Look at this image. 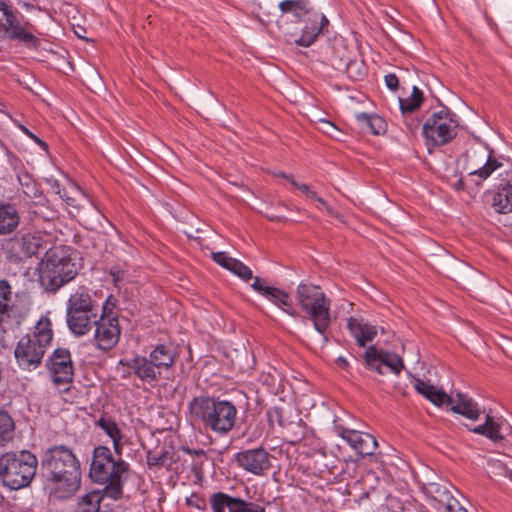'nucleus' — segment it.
<instances>
[{
  "label": "nucleus",
  "mask_w": 512,
  "mask_h": 512,
  "mask_svg": "<svg viewBox=\"0 0 512 512\" xmlns=\"http://www.w3.org/2000/svg\"><path fill=\"white\" fill-rule=\"evenodd\" d=\"M41 469L50 486L49 496L68 500L81 486V463L73 449L67 445H52L41 457Z\"/></svg>",
  "instance_id": "obj_1"
},
{
  "label": "nucleus",
  "mask_w": 512,
  "mask_h": 512,
  "mask_svg": "<svg viewBox=\"0 0 512 512\" xmlns=\"http://www.w3.org/2000/svg\"><path fill=\"white\" fill-rule=\"evenodd\" d=\"M188 411L192 421L220 436L232 431L238 419V409L232 401L207 394L194 397Z\"/></svg>",
  "instance_id": "obj_2"
},
{
  "label": "nucleus",
  "mask_w": 512,
  "mask_h": 512,
  "mask_svg": "<svg viewBox=\"0 0 512 512\" xmlns=\"http://www.w3.org/2000/svg\"><path fill=\"white\" fill-rule=\"evenodd\" d=\"M129 464L121 457L115 459L107 446L94 448L89 476L94 483L105 485L101 492L107 497L118 500L123 495V485L128 478Z\"/></svg>",
  "instance_id": "obj_3"
},
{
  "label": "nucleus",
  "mask_w": 512,
  "mask_h": 512,
  "mask_svg": "<svg viewBox=\"0 0 512 512\" xmlns=\"http://www.w3.org/2000/svg\"><path fill=\"white\" fill-rule=\"evenodd\" d=\"M77 275L71 248L60 245L47 250L40 262L39 281L50 293L57 292Z\"/></svg>",
  "instance_id": "obj_4"
},
{
  "label": "nucleus",
  "mask_w": 512,
  "mask_h": 512,
  "mask_svg": "<svg viewBox=\"0 0 512 512\" xmlns=\"http://www.w3.org/2000/svg\"><path fill=\"white\" fill-rule=\"evenodd\" d=\"M278 8L283 15L292 14L297 23L303 24L299 38L290 35L297 46L309 47L320 34L328 32L329 20L315 10L310 0H283Z\"/></svg>",
  "instance_id": "obj_5"
},
{
  "label": "nucleus",
  "mask_w": 512,
  "mask_h": 512,
  "mask_svg": "<svg viewBox=\"0 0 512 512\" xmlns=\"http://www.w3.org/2000/svg\"><path fill=\"white\" fill-rule=\"evenodd\" d=\"M53 335L51 320L48 317H41L33 330L24 335L14 349L18 366L23 370L39 367L46 349L52 343Z\"/></svg>",
  "instance_id": "obj_6"
},
{
  "label": "nucleus",
  "mask_w": 512,
  "mask_h": 512,
  "mask_svg": "<svg viewBox=\"0 0 512 512\" xmlns=\"http://www.w3.org/2000/svg\"><path fill=\"white\" fill-rule=\"evenodd\" d=\"M296 298L306 318L323 337L324 343H327L331 325L330 298L325 295L320 286L305 282L297 286Z\"/></svg>",
  "instance_id": "obj_7"
},
{
  "label": "nucleus",
  "mask_w": 512,
  "mask_h": 512,
  "mask_svg": "<svg viewBox=\"0 0 512 512\" xmlns=\"http://www.w3.org/2000/svg\"><path fill=\"white\" fill-rule=\"evenodd\" d=\"M178 353L172 345L158 344L148 356L135 355L131 359L121 360L120 364L130 369L145 383H154L161 377L162 371H169L175 365Z\"/></svg>",
  "instance_id": "obj_8"
},
{
  "label": "nucleus",
  "mask_w": 512,
  "mask_h": 512,
  "mask_svg": "<svg viewBox=\"0 0 512 512\" xmlns=\"http://www.w3.org/2000/svg\"><path fill=\"white\" fill-rule=\"evenodd\" d=\"M38 467L37 456L29 450L9 451L0 456V481L10 490L30 485Z\"/></svg>",
  "instance_id": "obj_9"
},
{
  "label": "nucleus",
  "mask_w": 512,
  "mask_h": 512,
  "mask_svg": "<svg viewBox=\"0 0 512 512\" xmlns=\"http://www.w3.org/2000/svg\"><path fill=\"white\" fill-rule=\"evenodd\" d=\"M99 305L92 298L89 289L80 286L72 293L66 306V323L70 332L77 336L87 335L99 317Z\"/></svg>",
  "instance_id": "obj_10"
},
{
  "label": "nucleus",
  "mask_w": 512,
  "mask_h": 512,
  "mask_svg": "<svg viewBox=\"0 0 512 512\" xmlns=\"http://www.w3.org/2000/svg\"><path fill=\"white\" fill-rule=\"evenodd\" d=\"M41 33L10 3L0 0V42L7 39L28 49H38Z\"/></svg>",
  "instance_id": "obj_11"
},
{
  "label": "nucleus",
  "mask_w": 512,
  "mask_h": 512,
  "mask_svg": "<svg viewBox=\"0 0 512 512\" xmlns=\"http://www.w3.org/2000/svg\"><path fill=\"white\" fill-rule=\"evenodd\" d=\"M458 120L456 114L448 107L442 106L433 112L422 126V134L427 147L443 146L450 143L457 135Z\"/></svg>",
  "instance_id": "obj_12"
},
{
  "label": "nucleus",
  "mask_w": 512,
  "mask_h": 512,
  "mask_svg": "<svg viewBox=\"0 0 512 512\" xmlns=\"http://www.w3.org/2000/svg\"><path fill=\"white\" fill-rule=\"evenodd\" d=\"M110 298L112 295L104 303L101 314L94 324V344L103 352L112 350L119 343L121 336L118 315L108 307Z\"/></svg>",
  "instance_id": "obj_13"
},
{
  "label": "nucleus",
  "mask_w": 512,
  "mask_h": 512,
  "mask_svg": "<svg viewBox=\"0 0 512 512\" xmlns=\"http://www.w3.org/2000/svg\"><path fill=\"white\" fill-rule=\"evenodd\" d=\"M493 173L500 178L499 183H512V161L502 155H495L493 150H489L484 165L470 171L468 177L476 185H481Z\"/></svg>",
  "instance_id": "obj_14"
},
{
  "label": "nucleus",
  "mask_w": 512,
  "mask_h": 512,
  "mask_svg": "<svg viewBox=\"0 0 512 512\" xmlns=\"http://www.w3.org/2000/svg\"><path fill=\"white\" fill-rule=\"evenodd\" d=\"M46 367L55 385L73 382L74 365L71 353L67 348L55 349L47 360Z\"/></svg>",
  "instance_id": "obj_15"
},
{
  "label": "nucleus",
  "mask_w": 512,
  "mask_h": 512,
  "mask_svg": "<svg viewBox=\"0 0 512 512\" xmlns=\"http://www.w3.org/2000/svg\"><path fill=\"white\" fill-rule=\"evenodd\" d=\"M40 247V238L30 233L10 238L3 244L6 257L14 263L36 255Z\"/></svg>",
  "instance_id": "obj_16"
},
{
  "label": "nucleus",
  "mask_w": 512,
  "mask_h": 512,
  "mask_svg": "<svg viewBox=\"0 0 512 512\" xmlns=\"http://www.w3.org/2000/svg\"><path fill=\"white\" fill-rule=\"evenodd\" d=\"M209 503L212 512H266V508L255 502H249L225 492H214L210 495Z\"/></svg>",
  "instance_id": "obj_17"
},
{
  "label": "nucleus",
  "mask_w": 512,
  "mask_h": 512,
  "mask_svg": "<svg viewBox=\"0 0 512 512\" xmlns=\"http://www.w3.org/2000/svg\"><path fill=\"white\" fill-rule=\"evenodd\" d=\"M364 360L367 369L374 370L380 375L383 374V365L388 367L391 372L396 375H399L404 369L403 359L399 355L387 350L378 349L374 345L366 349Z\"/></svg>",
  "instance_id": "obj_18"
},
{
  "label": "nucleus",
  "mask_w": 512,
  "mask_h": 512,
  "mask_svg": "<svg viewBox=\"0 0 512 512\" xmlns=\"http://www.w3.org/2000/svg\"><path fill=\"white\" fill-rule=\"evenodd\" d=\"M251 288L290 316H298V313L293 308L290 295L280 288L269 285L267 279L256 276L251 284Z\"/></svg>",
  "instance_id": "obj_19"
},
{
  "label": "nucleus",
  "mask_w": 512,
  "mask_h": 512,
  "mask_svg": "<svg viewBox=\"0 0 512 512\" xmlns=\"http://www.w3.org/2000/svg\"><path fill=\"white\" fill-rule=\"evenodd\" d=\"M235 461L239 467L254 475H263L270 466V454L263 447L247 449L236 453Z\"/></svg>",
  "instance_id": "obj_20"
},
{
  "label": "nucleus",
  "mask_w": 512,
  "mask_h": 512,
  "mask_svg": "<svg viewBox=\"0 0 512 512\" xmlns=\"http://www.w3.org/2000/svg\"><path fill=\"white\" fill-rule=\"evenodd\" d=\"M336 433L343 438L360 456H372L378 446L375 437L369 433L335 426Z\"/></svg>",
  "instance_id": "obj_21"
},
{
  "label": "nucleus",
  "mask_w": 512,
  "mask_h": 512,
  "mask_svg": "<svg viewBox=\"0 0 512 512\" xmlns=\"http://www.w3.org/2000/svg\"><path fill=\"white\" fill-rule=\"evenodd\" d=\"M347 329L350 334L356 339L359 347H365L368 342H372L377 336V328L367 322H363L354 317H349L347 320Z\"/></svg>",
  "instance_id": "obj_22"
},
{
  "label": "nucleus",
  "mask_w": 512,
  "mask_h": 512,
  "mask_svg": "<svg viewBox=\"0 0 512 512\" xmlns=\"http://www.w3.org/2000/svg\"><path fill=\"white\" fill-rule=\"evenodd\" d=\"M415 390L436 406L454 403L453 396L448 395L445 391L437 389L434 385L421 380L419 378L414 381Z\"/></svg>",
  "instance_id": "obj_23"
},
{
  "label": "nucleus",
  "mask_w": 512,
  "mask_h": 512,
  "mask_svg": "<svg viewBox=\"0 0 512 512\" xmlns=\"http://www.w3.org/2000/svg\"><path fill=\"white\" fill-rule=\"evenodd\" d=\"M179 457H176L173 447L162 448L160 451L148 450L146 454V462L148 467L162 468L167 470H177L178 467H173L177 463Z\"/></svg>",
  "instance_id": "obj_24"
},
{
  "label": "nucleus",
  "mask_w": 512,
  "mask_h": 512,
  "mask_svg": "<svg viewBox=\"0 0 512 512\" xmlns=\"http://www.w3.org/2000/svg\"><path fill=\"white\" fill-rule=\"evenodd\" d=\"M20 216L14 204L0 202V235L12 233L19 225Z\"/></svg>",
  "instance_id": "obj_25"
},
{
  "label": "nucleus",
  "mask_w": 512,
  "mask_h": 512,
  "mask_svg": "<svg viewBox=\"0 0 512 512\" xmlns=\"http://www.w3.org/2000/svg\"><path fill=\"white\" fill-rule=\"evenodd\" d=\"M455 405L451 407L454 413L460 414L470 420H478L480 417V409L478 404L467 394L457 393L455 395Z\"/></svg>",
  "instance_id": "obj_26"
},
{
  "label": "nucleus",
  "mask_w": 512,
  "mask_h": 512,
  "mask_svg": "<svg viewBox=\"0 0 512 512\" xmlns=\"http://www.w3.org/2000/svg\"><path fill=\"white\" fill-rule=\"evenodd\" d=\"M105 496L99 489L91 490L77 498L71 512H99Z\"/></svg>",
  "instance_id": "obj_27"
},
{
  "label": "nucleus",
  "mask_w": 512,
  "mask_h": 512,
  "mask_svg": "<svg viewBox=\"0 0 512 512\" xmlns=\"http://www.w3.org/2000/svg\"><path fill=\"white\" fill-rule=\"evenodd\" d=\"M492 206L501 214L512 212V182L498 184L497 191L493 195Z\"/></svg>",
  "instance_id": "obj_28"
},
{
  "label": "nucleus",
  "mask_w": 512,
  "mask_h": 512,
  "mask_svg": "<svg viewBox=\"0 0 512 512\" xmlns=\"http://www.w3.org/2000/svg\"><path fill=\"white\" fill-rule=\"evenodd\" d=\"M357 123L365 132H369L373 135H380L386 131L385 120L376 115L368 113H358L355 116Z\"/></svg>",
  "instance_id": "obj_29"
},
{
  "label": "nucleus",
  "mask_w": 512,
  "mask_h": 512,
  "mask_svg": "<svg viewBox=\"0 0 512 512\" xmlns=\"http://www.w3.org/2000/svg\"><path fill=\"white\" fill-rule=\"evenodd\" d=\"M23 194L29 199H38L43 197L39 183L27 170L16 176Z\"/></svg>",
  "instance_id": "obj_30"
},
{
  "label": "nucleus",
  "mask_w": 512,
  "mask_h": 512,
  "mask_svg": "<svg viewBox=\"0 0 512 512\" xmlns=\"http://www.w3.org/2000/svg\"><path fill=\"white\" fill-rule=\"evenodd\" d=\"M424 94L421 89L417 86H414L412 89V93L409 97L406 98H398L399 107L403 116L407 114H411L417 111L424 102Z\"/></svg>",
  "instance_id": "obj_31"
},
{
  "label": "nucleus",
  "mask_w": 512,
  "mask_h": 512,
  "mask_svg": "<svg viewBox=\"0 0 512 512\" xmlns=\"http://www.w3.org/2000/svg\"><path fill=\"white\" fill-rule=\"evenodd\" d=\"M475 434L483 435L492 441L502 440L503 437L500 434V424L497 423L491 415H486L485 423L478 425L471 429Z\"/></svg>",
  "instance_id": "obj_32"
},
{
  "label": "nucleus",
  "mask_w": 512,
  "mask_h": 512,
  "mask_svg": "<svg viewBox=\"0 0 512 512\" xmlns=\"http://www.w3.org/2000/svg\"><path fill=\"white\" fill-rule=\"evenodd\" d=\"M96 425L101 428L113 441L116 452L121 448L122 434L117 423L110 417H100Z\"/></svg>",
  "instance_id": "obj_33"
},
{
  "label": "nucleus",
  "mask_w": 512,
  "mask_h": 512,
  "mask_svg": "<svg viewBox=\"0 0 512 512\" xmlns=\"http://www.w3.org/2000/svg\"><path fill=\"white\" fill-rule=\"evenodd\" d=\"M15 423L12 417L4 410H0V446H5L13 440Z\"/></svg>",
  "instance_id": "obj_34"
},
{
  "label": "nucleus",
  "mask_w": 512,
  "mask_h": 512,
  "mask_svg": "<svg viewBox=\"0 0 512 512\" xmlns=\"http://www.w3.org/2000/svg\"><path fill=\"white\" fill-rule=\"evenodd\" d=\"M13 309L12 288L7 280H0V318L10 317Z\"/></svg>",
  "instance_id": "obj_35"
},
{
  "label": "nucleus",
  "mask_w": 512,
  "mask_h": 512,
  "mask_svg": "<svg viewBox=\"0 0 512 512\" xmlns=\"http://www.w3.org/2000/svg\"><path fill=\"white\" fill-rule=\"evenodd\" d=\"M345 72L348 77L353 80H360L365 75V67L363 62L357 60H350L345 63Z\"/></svg>",
  "instance_id": "obj_36"
},
{
  "label": "nucleus",
  "mask_w": 512,
  "mask_h": 512,
  "mask_svg": "<svg viewBox=\"0 0 512 512\" xmlns=\"http://www.w3.org/2000/svg\"><path fill=\"white\" fill-rule=\"evenodd\" d=\"M231 267L230 272L246 282L255 278L253 277L252 270L238 259H236L235 263Z\"/></svg>",
  "instance_id": "obj_37"
},
{
  "label": "nucleus",
  "mask_w": 512,
  "mask_h": 512,
  "mask_svg": "<svg viewBox=\"0 0 512 512\" xmlns=\"http://www.w3.org/2000/svg\"><path fill=\"white\" fill-rule=\"evenodd\" d=\"M5 155L7 157L8 165L12 168L17 176L26 170L23 161L13 153L8 147H5Z\"/></svg>",
  "instance_id": "obj_38"
},
{
  "label": "nucleus",
  "mask_w": 512,
  "mask_h": 512,
  "mask_svg": "<svg viewBox=\"0 0 512 512\" xmlns=\"http://www.w3.org/2000/svg\"><path fill=\"white\" fill-rule=\"evenodd\" d=\"M186 506L195 508L200 512H208L206 500L199 493H192L190 497L186 498Z\"/></svg>",
  "instance_id": "obj_39"
},
{
  "label": "nucleus",
  "mask_w": 512,
  "mask_h": 512,
  "mask_svg": "<svg viewBox=\"0 0 512 512\" xmlns=\"http://www.w3.org/2000/svg\"><path fill=\"white\" fill-rule=\"evenodd\" d=\"M79 195L80 191L78 187H73L71 191L65 189L59 196L68 206L78 209L80 204L78 202L77 196Z\"/></svg>",
  "instance_id": "obj_40"
},
{
  "label": "nucleus",
  "mask_w": 512,
  "mask_h": 512,
  "mask_svg": "<svg viewBox=\"0 0 512 512\" xmlns=\"http://www.w3.org/2000/svg\"><path fill=\"white\" fill-rule=\"evenodd\" d=\"M182 450L188 454V455H191V456H195L197 459L193 461L192 463V468L193 470L196 472L198 470H201L202 468V464H203V460L204 459H207V456H206V453L204 450L202 449H198V450H193V449H190L188 447H183Z\"/></svg>",
  "instance_id": "obj_41"
},
{
  "label": "nucleus",
  "mask_w": 512,
  "mask_h": 512,
  "mask_svg": "<svg viewBox=\"0 0 512 512\" xmlns=\"http://www.w3.org/2000/svg\"><path fill=\"white\" fill-rule=\"evenodd\" d=\"M212 259L218 265L222 266L227 270H231V266L235 263L236 259L230 257L226 252H213Z\"/></svg>",
  "instance_id": "obj_42"
},
{
  "label": "nucleus",
  "mask_w": 512,
  "mask_h": 512,
  "mask_svg": "<svg viewBox=\"0 0 512 512\" xmlns=\"http://www.w3.org/2000/svg\"><path fill=\"white\" fill-rule=\"evenodd\" d=\"M267 419L270 426L276 422L279 426L284 427L283 410L280 407H272L267 410Z\"/></svg>",
  "instance_id": "obj_43"
},
{
  "label": "nucleus",
  "mask_w": 512,
  "mask_h": 512,
  "mask_svg": "<svg viewBox=\"0 0 512 512\" xmlns=\"http://www.w3.org/2000/svg\"><path fill=\"white\" fill-rule=\"evenodd\" d=\"M387 88L391 91H397L399 88V78L395 73H389L384 77Z\"/></svg>",
  "instance_id": "obj_44"
},
{
  "label": "nucleus",
  "mask_w": 512,
  "mask_h": 512,
  "mask_svg": "<svg viewBox=\"0 0 512 512\" xmlns=\"http://www.w3.org/2000/svg\"><path fill=\"white\" fill-rule=\"evenodd\" d=\"M283 178L287 179L295 188H297L298 190H300L302 193H304L305 195H307L309 192H310V187L307 185V184H299L298 182H296L293 178V176L291 175H287L285 173H281L280 174Z\"/></svg>",
  "instance_id": "obj_45"
},
{
  "label": "nucleus",
  "mask_w": 512,
  "mask_h": 512,
  "mask_svg": "<svg viewBox=\"0 0 512 512\" xmlns=\"http://www.w3.org/2000/svg\"><path fill=\"white\" fill-rule=\"evenodd\" d=\"M21 130L31 139H33L42 149L47 150L48 145L45 141L41 140L39 137H37L34 133H32L29 129H27L25 126H20Z\"/></svg>",
  "instance_id": "obj_46"
},
{
  "label": "nucleus",
  "mask_w": 512,
  "mask_h": 512,
  "mask_svg": "<svg viewBox=\"0 0 512 512\" xmlns=\"http://www.w3.org/2000/svg\"><path fill=\"white\" fill-rule=\"evenodd\" d=\"M3 323H4V319L0 318V353H2V351L7 348V343H6V338H5L6 329L4 328Z\"/></svg>",
  "instance_id": "obj_47"
},
{
  "label": "nucleus",
  "mask_w": 512,
  "mask_h": 512,
  "mask_svg": "<svg viewBox=\"0 0 512 512\" xmlns=\"http://www.w3.org/2000/svg\"><path fill=\"white\" fill-rule=\"evenodd\" d=\"M109 275L111 276L112 281L115 286H117L118 283L121 282L123 279V271L116 269V268L110 269Z\"/></svg>",
  "instance_id": "obj_48"
},
{
  "label": "nucleus",
  "mask_w": 512,
  "mask_h": 512,
  "mask_svg": "<svg viewBox=\"0 0 512 512\" xmlns=\"http://www.w3.org/2000/svg\"><path fill=\"white\" fill-rule=\"evenodd\" d=\"M47 183L50 185L51 189L58 195H60L66 188H63L60 182L56 179H48Z\"/></svg>",
  "instance_id": "obj_49"
},
{
  "label": "nucleus",
  "mask_w": 512,
  "mask_h": 512,
  "mask_svg": "<svg viewBox=\"0 0 512 512\" xmlns=\"http://www.w3.org/2000/svg\"><path fill=\"white\" fill-rule=\"evenodd\" d=\"M319 205H321L325 210L330 214L334 215V210L331 208V206L327 203L326 200H324L322 197H319L316 201Z\"/></svg>",
  "instance_id": "obj_50"
},
{
  "label": "nucleus",
  "mask_w": 512,
  "mask_h": 512,
  "mask_svg": "<svg viewBox=\"0 0 512 512\" xmlns=\"http://www.w3.org/2000/svg\"><path fill=\"white\" fill-rule=\"evenodd\" d=\"M336 364L341 369H346L349 366V363H348L347 359L345 357H342V356L337 358Z\"/></svg>",
  "instance_id": "obj_51"
},
{
  "label": "nucleus",
  "mask_w": 512,
  "mask_h": 512,
  "mask_svg": "<svg viewBox=\"0 0 512 512\" xmlns=\"http://www.w3.org/2000/svg\"><path fill=\"white\" fill-rule=\"evenodd\" d=\"M322 123H323L324 125H326V128H327V129L325 130V132H326L327 134H331V132H332V131L337 130V127H336L333 123H331L330 121H326V120H324V121H322Z\"/></svg>",
  "instance_id": "obj_52"
},
{
  "label": "nucleus",
  "mask_w": 512,
  "mask_h": 512,
  "mask_svg": "<svg viewBox=\"0 0 512 512\" xmlns=\"http://www.w3.org/2000/svg\"><path fill=\"white\" fill-rule=\"evenodd\" d=\"M446 510L448 512H467V510L462 506H459L457 509H455L454 505L451 503L447 504Z\"/></svg>",
  "instance_id": "obj_53"
},
{
  "label": "nucleus",
  "mask_w": 512,
  "mask_h": 512,
  "mask_svg": "<svg viewBox=\"0 0 512 512\" xmlns=\"http://www.w3.org/2000/svg\"><path fill=\"white\" fill-rule=\"evenodd\" d=\"M454 187H455L457 190H464V189H465V181H464L462 178H461V179H459V180L455 183Z\"/></svg>",
  "instance_id": "obj_54"
},
{
  "label": "nucleus",
  "mask_w": 512,
  "mask_h": 512,
  "mask_svg": "<svg viewBox=\"0 0 512 512\" xmlns=\"http://www.w3.org/2000/svg\"><path fill=\"white\" fill-rule=\"evenodd\" d=\"M410 131H414L419 127V121L412 122V123H406Z\"/></svg>",
  "instance_id": "obj_55"
},
{
  "label": "nucleus",
  "mask_w": 512,
  "mask_h": 512,
  "mask_svg": "<svg viewBox=\"0 0 512 512\" xmlns=\"http://www.w3.org/2000/svg\"><path fill=\"white\" fill-rule=\"evenodd\" d=\"M308 198L317 201V199L320 197L317 195V193L313 190H310V192L306 195Z\"/></svg>",
  "instance_id": "obj_56"
},
{
  "label": "nucleus",
  "mask_w": 512,
  "mask_h": 512,
  "mask_svg": "<svg viewBox=\"0 0 512 512\" xmlns=\"http://www.w3.org/2000/svg\"><path fill=\"white\" fill-rule=\"evenodd\" d=\"M269 219H270L271 221H276V220L278 221V220H280V218H279V217H270Z\"/></svg>",
  "instance_id": "obj_57"
},
{
  "label": "nucleus",
  "mask_w": 512,
  "mask_h": 512,
  "mask_svg": "<svg viewBox=\"0 0 512 512\" xmlns=\"http://www.w3.org/2000/svg\"><path fill=\"white\" fill-rule=\"evenodd\" d=\"M302 438H303V435H301V436H299V437H296V439H295L294 441H295V442L300 441Z\"/></svg>",
  "instance_id": "obj_58"
},
{
  "label": "nucleus",
  "mask_w": 512,
  "mask_h": 512,
  "mask_svg": "<svg viewBox=\"0 0 512 512\" xmlns=\"http://www.w3.org/2000/svg\"><path fill=\"white\" fill-rule=\"evenodd\" d=\"M508 478L512 481V471L508 473Z\"/></svg>",
  "instance_id": "obj_59"
},
{
  "label": "nucleus",
  "mask_w": 512,
  "mask_h": 512,
  "mask_svg": "<svg viewBox=\"0 0 512 512\" xmlns=\"http://www.w3.org/2000/svg\"><path fill=\"white\" fill-rule=\"evenodd\" d=\"M403 511H404V509H403V508H401V510H400V511H393V512H403Z\"/></svg>",
  "instance_id": "obj_60"
}]
</instances>
